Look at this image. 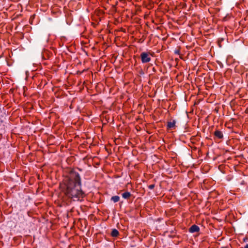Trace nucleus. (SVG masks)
Masks as SVG:
<instances>
[{
    "label": "nucleus",
    "mask_w": 248,
    "mask_h": 248,
    "mask_svg": "<svg viewBox=\"0 0 248 248\" xmlns=\"http://www.w3.org/2000/svg\"><path fill=\"white\" fill-rule=\"evenodd\" d=\"M81 186L80 175L74 169L69 171L60 184V187L65 196L74 201H80L84 197Z\"/></svg>",
    "instance_id": "1"
},
{
    "label": "nucleus",
    "mask_w": 248,
    "mask_h": 248,
    "mask_svg": "<svg viewBox=\"0 0 248 248\" xmlns=\"http://www.w3.org/2000/svg\"><path fill=\"white\" fill-rule=\"evenodd\" d=\"M152 56L149 52H143L140 54V58L142 63H148L151 60V56Z\"/></svg>",
    "instance_id": "2"
},
{
    "label": "nucleus",
    "mask_w": 248,
    "mask_h": 248,
    "mask_svg": "<svg viewBox=\"0 0 248 248\" xmlns=\"http://www.w3.org/2000/svg\"><path fill=\"white\" fill-rule=\"evenodd\" d=\"M214 139L215 140L217 139L222 140L224 138L223 132L217 129L214 132Z\"/></svg>",
    "instance_id": "3"
},
{
    "label": "nucleus",
    "mask_w": 248,
    "mask_h": 248,
    "mask_svg": "<svg viewBox=\"0 0 248 248\" xmlns=\"http://www.w3.org/2000/svg\"><path fill=\"white\" fill-rule=\"evenodd\" d=\"M200 228L198 226L196 225H192L188 230L189 232L194 233V232H198L200 231Z\"/></svg>",
    "instance_id": "4"
},
{
    "label": "nucleus",
    "mask_w": 248,
    "mask_h": 248,
    "mask_svg": "<svg viewBox=\"0 0 248 248\" xmlns=\"http://www.w3.org/2000/svg\"><path fill=\"white\" fill-rule=\"evenodd\" d=\"M175 124L176 122L174 120H173L172 121L168 122L167 125V129L169 130L175 128L176 126Z\"/></svg>",
    "instance_id": "5"
},
{
    "label": "nucleus",
    "mask_w": 248,
    "mask_h": 248,
    "mask_svg": "<svg viewBox=\"0 0 248 248\" xmlns=\"http://www.w3.org/2000/svg\"><path fill=\"white\" fill-rule=\"evenodd\" d=\"M122 197L125 199H128L131 196V194L128 191L124 192L122 194Z\"/></svg>",
    "instance_id": "6"
},
{
    "label": "nucleus",
    "mask_w": 248,
    "mask_h": 248,
    "mask_svg": "<svg viewBox=\"0 0 248 248\" xmlns=\"http://www.w3.org/2000/svg\"><path fill=\"white\" fill-rule=\"evenodd\" d=\"M119 234V232L116 229H114L112 230L111 232V235L112 237H117L118 236Z\"/></svg>",
    "instance_id": "7"
},
{
    "label": "nucleus",
    "mask_w": 248,
    "mask_h": 248,
    "mask_svg": "<svg viewBox=\"0 0 248 248\" xmlns=\"http://www.w3.org/2000/svg\"><path fill=\"white\" fill-rule=\"evenodd\" d=\"M111 200L113 201L114 202H117L119 201L120 197L118 196H112L111 198Z\"/></svg>",
    "instance_id": "8"
},
{
    "label": "nucleus",
    "mask_w": 248,
    "mask_h": 248,
    "mask_svg": "<svg viewBox=\"0 0 248 248\" xmlns=\"http://www.w3.org/2000/svg\"><path fill=\"white\" fill-rule=\"evenodd\" d=\"M155 184H153L149 185L148 186V187L150 189H154L155 188Z\"/></svg>",
    "instance_id": "9"
},
{
    "label": "nucleus",
    "mask_w": 248,
    "mask_h": 248,
    "mask_svg": "<svg viewBox=\"0 0 248 248\" xmlns=\"http://www.w3.org/2000/svg\"><path fill=\"white\" fill-rule=\"evenodd\" d=\"M179 53H180V51H179V50H176V51H175V54H179Z\"/></svg>",
    "instance_id": "10"
},
{
    "label": "nucleus",
    "mask_w": 248,
    "mask_h": 248,
    "mask_svg": "<svg viewBox=\"0 0 248 248\" xmlns=\"http://www.w3.org/2000/svg\"><path fill=\"white\" fill-rule=\"evenodd\" d=\"M244 248H248V244H247V245L245 246Z\"/></svg>",
    "instance_id": "11"
},
{
    "label": "nucleus",
    "mask_w": 248,
    "mask_h": 248,
    "mask_svg": "<svg viewBox=\"0 0 248 248\" xmlns=\"http://www.w3.org/2000/svg\"><path fill=\"white\" fill-rule=\"evenodd\" d=\"M153 70H154V71H155V68H153Z\"/></svg>",
    "instance_id": "12"
}]
</instances>
